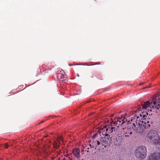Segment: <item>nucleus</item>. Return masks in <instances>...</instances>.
<instances>
[{
  "instance_id": "obj_8",
  "label": "nucleus",
  "mask_w": 160,
  "mask_h": 160,
  "mask_svg": "<svg viewBox=\"0 0 160 160\" xmlns=\"http://www.w3.org/2000/svg\"><path fill=\"white\" fill-rule=\"evenodd\" d=\"M160 159V150L159 152H155L150 155L148 160H159Z\"/></svg>"
},
{
  "instance_id": "obj_7",
  "label": "nucleus",
  "mask_w": 160,
  "mask_h": 160,
  "mask_svg": "<svg viewBox=\"0 0 160 160\" xmlns=\"http://www.w3.org/2000/svg\"><path fill=\"white\" fill-rule=\"evenodd\" d=\"M112 125L111 126H108V127L106 128V127L103 128L102 129L104 131L102 133H103V134H105L106 133V134H108V133H110L112 132L113 130L114 131L115 129V128L113 127V125H112V123H111Z\"/></svg>"
},
{
  "instance_id": "obj_23",
  "label": "nucleus",
  "mask_w": 160,
  "mask_h": 160,
  "mask_svg": "<svg viewBox=\"0 0 160 160\" xmlns=\"http://www.w3.org/2000/svg\"><path fill=\"white\" fill-rule=\"evenodd\" d=\"M149 88V87H147V88Z\"/></svg>"
},
{
  "instance_id": "obj_10",
  "label": "nucleus",
  "mask_w": 160,
  "mask_h": 160,
  "mask_svg": "<svg viewBox=\"0 0 160 160\" xmlns=\"http://www.w3.org/2000/svg\"><path fill=\"white\" fill-rule=\"evenodd\" d=\"M80 150L78 148L74 149L72 151V153L78 159L80 157Z\"/></svg>"
},
{
  "instance_id": "obj_4",
  "label": "nucleus",
  "mask_w": 160,
  "mask_h": 160,
  "mask_svg": "<svg viewBox=\"0 0 160 160\" xmlns=\"http://www.w3.org/2000/svg\"><path fill=\"white\" fill-rule=\"evenodd\" d=\"M147 141L154 145H160V136L158 132L153 130L150 131L147 136Z\"/></svg>"
},
{
  "instance_id": "obj_16",
  "label": "nucleus",
  "mask_w": 160,
  "mask_h": 160,
  "mask_svg": "<svg viewBox=\"0 0 160 160\" xmlns=\"http://www.w3.org/2000/svg\"><path fill=\"white\" fill-rule=\"evenodd\" d=\"M66 156L67 158H68V159H67V160H66V159L63 158V160H72V159L71 158L70 155L67 154L66 155Z\"/></svg>"
},
{
  "instance_id": "obj_5",
  "label": "nucleus",
  "mask_w": 160,
  "mask_h": 160,
  "mask_svg": "<svg viewBox=\"0 0 160 160\" xmlns=\"http://www.w3.org/2000/svg\"><path fill=\"white\" fill-rule=\"evenodd\" d=\"M136 157L141 159L145 158L147 155V148L145 146H141L138 147L135 151Z\"/></svg>"
},
{
  "instance_id": "obj_15",
  "label": "nucleus",
  "mask_w": 160,
  "mask_h": 160,
  "mask_svg": "<svg viewBox=\"0 0 160 160\" xmlns=\"http://www.w3.org/2000/svg\"><path fill=\"white\" fill-rule=\"evenodd\" d=\"M147 116L146 115H143V117H142V115H141V114H140V117H139V118H140V120L142 121H146L145 120L146 119V117Z\"/></svg>"
},
{
  "instance_id": "obj_3",
  "label": "nucleus",
  "mask_w": 160,
  "mask_h": 160,
  "mask_svg": "<svg viewBox=\"0 0 160 160\" xmlns=\"http://www.w3.org/2000/svg\"><path fill=\"white\" fill-rule=\"evenodd\" d=\"M156 98H153L152 101H147L145 102L141 106V107L138 108V110L142 111V109H146L148 108V110L152 111L160 108V97L158 99L157 101L156 100Z\"/></svg>"
},
{
  "instance_id": "obj_2",
  "label": "nucleus",
  "mask_w": 160,
  "mask_h": 160,
  "mask_svg": "<svg viewBox=\"0 0 160 160\" xmlns=\"http://www.w3.org/2000/svg\"><path fill=\"white\" fill-rule=\"evenodd\" d=\"M137 119L135 122L132 123V128L137 133L142 134L144 132L146 128H149L151 125L152 124V122L151 120L148 118L146 121H140V118L138 116L136 118Z\"/></svg>"
},
{
  "instance_id": "obj_22",
  "label": "nucleus",
  "mask_w": 160,
  "mask_h": 160,
  "mask_svg": "<svg viewBox=\"0 0 160 160\" xmlns=\"http://www.w3.org/2000/svg\"><path fill=\"white\" fill-rule=\"evenodd\" d=\"M60 139H61V140H62V138L61 137L60 138Z\"/></svg>"
},
{
  "instance_id": "obj_13",
  "label": "nucleus",
  "mask_w": 160,
  "mask_h": 160,
  "mask_svg": "<svg viewBox=\"0 0 160 160\" xmlns=\"http://www.w3.org/2000/svg\"><path fill=\"white\" fill-rule=\"evenodd\" d=\"M121 119L120 118H118L117 119V121H115V122H114L113 123V126H115L116 127H119V126H120L122 125V124H119V123H120L119 122V121H121Z\"/></svg>"
},
{
  "instance_id": "obj_9",
  "label": "nucleus",
  "mask_w": 160,
  "mask_h": 160,
  "mask_svg": "<svg viewBox=\"0 0 160 160\" xmlns=\"http://www.w3.org/2000/svg\"><path fill=\"white\" fill-rule=\"evenodd\" d=\"M123 138L125 139V138H127V137H130V136L132 134V132L130 128H123Z\"/></svg>"
},
{
  "instance_id": "obj_6",
  "label": "nucleus",
  "mask_w": 160,
  "mask_h": 160,
  "mask_svg": "<svg viewBox=\"0 0 160 160\" xmlns=\"http://www.w3.org/2000/svg\"><path fill=\"white\" fill-rule=\"evenodd\" d=\"M137 111H134V112L133 114L130 115L129 117H127V118H126L125 116L124 117H122L121 118L122 121L119 122L120 123L119 124H122L126 121H127L128 123H128L130 122V121H132V120H133V123L134 122H135L136 120L137 119V118H136L138 116H137Z\"/></svg>"
},
{
  "instance_id": "obj_1",
  "label": "nucleus",
  "mask_w": 160,
  "mask_h": 160,
  "mask_svg": "<svg viewBox=\"0 0 160 160\" xmlns=\"http://www.w3.org/2000/svg\"><path fill=\"white\" fill-rule=\"evenodd\" d=\"M101 131H100L99 133H96L94 134L92 136V141L91 144H89L90 148L92 147L96 148L99 145L100 147L99 149L101 150L103 149L105 151L109 147V145L111 143V137H110V135L108 134H106L102 133V134L104 136V138H102L100 136L101 135Z\"/></svg>"
},
{
  "instance_id": "obj_14",
  "label": "nucleus",
  "mask_w": 160,
  "mask_h": 160,
  "mask_svg": "<svg viewBox=\"0 0 160 160\" xmlns=\"http://www.w3.org/2000/svg\"><path fill=\"white\" fill-rule=\"evenodd\" d=\"M60 143V141L57 140L56 141H54L53 143V147L55 148H58L59 147V144Z\"/></svg>"
},
{
  "instance_id": "obj_19",
  "label": "nucleus",
  "mask_w": 160,
  "mask_h": 160,
  "mask_svg": "<svg viewBox=\"0 0 160 160\" xmlns=\"http://www.w3.org/2000/svg\"><path fill=\"white\" fill-rule=\"evenodd\" d=\"M89 148H87V149L85 150V151H86L87 152H89Z\"/></svg>"
},
{
  "instance_id": "obj_12",
  "label": "nucleus",
  "mask_w": 160,
  "mask_h": 160,
  "mask_svg": "<svg viewBox=\"0 0 160 160\" xmlns=\"http://www.w3.org/2000/svg\"><path fill=\"white\" fill-rule=\"evenodd\" d=\"M124 140L122 139H120V138L116 137V139L114 140V144L117 146H120L122 142Z\"/></svg>"
},
{
  "instance_id": "obj_20",
  "label": "nucleus",
  "mask_w": 160,
  "mask_h": 160,
  "mask_svg": "<svg viewBox=\"0 0 160 160\" xmlns=\"http://www.w3.org/2000/svg\"><path fill=\"white\" fill-rule=\"evenodd\" d=\"M142 84H143V83H140V84H140V85H142Z\"/></svg>"
},
{
  "instance_id": "obj_18",
  "label": "nucleus",
  "mask_w": 160,
  "mask_h": 160,
  "mask_svg": "<svg viewBox=\"0 0 160 160\" xmlns=\"http://www.w3.org/2000/svg\"><path fill=\"white\" fill-rule=\"evenodd\" d=\"M61 81H62V82H65L68 81V79H67V78H66L65 79L61 80Z\"/></svg>"
},
{
  "instance_id": "obj_11",
  "label": "nucleus",
  "mask_w": 160,
  "mask_h": 160,
  "mask_svg": "<svg viewBox=\"0 0 160 160\" xmlns=\"http://www.w3.org/2000/svg\"><path fill=\"white\" fill-rule=\"evenodd\" d=\"M117 137L118 138H120V139H122L125 140V139L123 138V128L121 130H118V132L116 134Z\"/></svg>"
},
{
  "instance_id": "obj_17",
  "label": "nucleus",
  "mask_w": 160,
  "mask_h": 160,
  "mask_svg": "<svg viewBox=\"0 0 160 160\" xmlns=\"http://www.w3.org/2000/svg\"><path fill=\"white\" fill-rule=\"evenodd\" d=\"M4 145L5 148H8V143H5Z\"/></svg>"
},
{
  "instance_id": "obj_21",
  "label": "nucleus",
  "mask_w": 160,
  "mask_h": 160,
  "mask_svg": "<svg viewBox=\"0 0 160 160\" xmlns=\"http://www.w3.org/2000/svg\"><path fill=\"white\" fill-rule=\"evenodd\" d=\"M44 122V121H42L41 122V123H42V122Z\"/></svg>"
}]
</instances>
